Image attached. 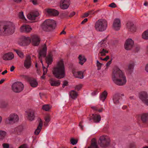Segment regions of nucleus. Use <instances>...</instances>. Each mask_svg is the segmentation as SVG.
<instances>
[{
	"label": "nucleus",
	"instance_id": "052dcab7",
	"mask_svg": "<svg viewBox=\"0 0 148 148\" xmlns=\"http://www.w3.org/2000/svg\"><path fill=\"white\" fill-rule=\"evenodd\" d=\"M88 21V19L87 18H85L81 22L82 24H84Z\"/></svg>",
	"mask_w": 148,
	"mask_h": 148
},
{
	"label": "nucleus",
	"instance_id": "393cba45",
	"mask_svg": "<svg viewBox=\"0 0 148 148\" xmlns=\"http://www.w3.org/2000/svg\"><path fill=\"white\" fill-rule=\"evenodd\" d=\"M139 97L142 101H144V99L148 98V95L146 92H141L139 94Z\"/></svg>",
	"mask_w": 148,
	"mask_h": 148
},
{
	"label": "nucleus",
	"instance_id": "0e129e2a",
	"mask_svg": "<svg viewBox=\"0 0 148 148\" xmlns=\"http://www.w3.org/2000/svg\"><path fill=\"white\" fill-rule=\"evenodd\" d=\"M110 57L109 56H107L105 58H104L103 59V60L107 61V60L109 59Z\"/></svg>",
	"mask_w": 148,
	"mask_h": 148
},
{
	"label": "nucleus",
	"instance_id": "3c124183",
	"mask_svg": "<svg viewBox=\"0 0 148 148\" xmlns=\"http://www.w3.org/2000/svg\"><path fill=\"white\" fill-rule=\"evenodd\" d=\"M3 147V148H8L9 147V145L8 143H3L2 144Z\"/></svg>",
	"mask_w": 148,
	"mask_h": 148
},
{
	"label": "nucleus",
	"instance_id": "37998d69",
	"mask_svg": "<svg viewBox=\"0 0 148 148\" xmlns=\"http://www.w3.org/2000/svg\"><path fill=\"white\" fill-rule=\"evenodd\" d=\"M18 16L20 19H25L23 15V12L22 11L19 13Z\"/></svg>",
	"mask_w": 148,
	"mask_h": 148
},
{
	"label": "nucleus",
	"instance_id": "79ce46f5",
	"mask_svg": "<svg viewBox=\"0 0 148 148\" xmlns=\"http://www.w3.org/2000/svg\"><path fill=\"white\" fill-rule=\"evenodd\" d=\"M78 140L75 139L73 138H71L70 140L71 143L74 145L76 144L78 142Z\"/></svg>",
	"mask_w": 148,
	"mask_h": 148
},
{
	"label": "nucleus",
	"instance_id": "603ef678",
	"mask_svg": "<svg viewBox=\"0 0 148 148\" xmlns=\"http://www.w3.org/2000/svg\"><path fill=\"white\" fill-rule=\"evenodd\" d=\"M45 121L47 123H48L50 121V118L49 116H47L45 118Z\"/></svg>",
	"mask_w": 148,
	"mask_h": 148
},
{
	"label": "nucleus",
	"instance_id": "b1692460",
	"mask_svg": "<svg viewBox=\"0 0 148 148\" xmlns=\"http://www.w3.org/2000/svg\"><path fill=\"white\" fill-rule=\"evenodd\" d=\"M42 126V123L41 119H40L39 124L36 129L34 132V134L36 135H38L40 132Z\"/></svg>",
	"mask_w": 148,
	"mask_h": 148
},
{
	"label": "nucleus",
	"instance_id": "09e8293b",
	"mask_svg": "<svg viewBox=\"0 0 148 148\" xmlns=\"http://www.w3.org/2000/svg\"><path fill=\"white\" fill-rule=\"evenodd\" d=\"M68 82L66 80H64L63 81V84L62 87L63 88H64L65 86H68Z\"/></svg>",
	"mask_w": 148,
	"mask_h": 148
},
{
	"label": "nucleus",
	"instance_id": "ea45409f",
	"mask_svg": "<svg viewBox=\"0 0 148 148\" xmlns=\"http://www.w3.org/2000/svg\"><path fill=\"white\" fill-rule=\"evenodd\" d=\"M28 18L31 20H34L35 19L36 17L34 16L31 13L29 14H28L27 16Z\"/></svg>",
	"mask_w": 148,
	"mask_h": 148
},
{
	"label": "nucleus",
	"instance_id": "58836bf2",
	"mask_svg": "<svg viewBox=\"0 0 148 148\" xmlns=\"http://www.w3.org/2000/svg\"><path fill=\"white\" fill-rule=\"evenodd\" d=\"M50 109L49 106L48 104L42 106V109L45 111H48Z\"/></svg>",
	"mask_w": 148,
	"mask_h": 148
},
{
	"label": "nucleus",
	"instance_id": "5701e85b",
	"mask_svg": "<svg viewBox=\"0 0 148 148\" xmlns=\"http://www.w3.org/2000/svg\"><path fill=\"white\" fill-rule=\"evenodd\" d=\"M92 115V119L95 123H99L101 120V117L100 115L93 114Z\"/></svg>",
	"mask_w": 148,
	"mask_h": 148
},
{
	"label": "nucleus",
	"instance_id": "f3484780",
	"mask_svg": "<svg viewBox=\"0 0 148 148\" xmlns=\"http://www.w3.org/2000/svg\"><path fill=\"white\" fill-rule=\"evenodd\" d=\"M31 64V57L29 55L26 56V58L24 62V66L26 68H29Z\"/></svg>",
	"mask_w": 148,
	"mask_h": 148
},
{
	"label": "nucleus",
	"instance_id": "2f4dec72",
	"mask_svg": "<svg viewBox=\"0 0 148 148\" xmlns=\"http://www.w3.org/2000/svg\"><path fill=\"white\" fill-rule=\"evenodd\" d=\"M70 96L73 99H75L77 97V94L76 92L72 90L70 92Z\"/></svg>",
	"mask_w": 148,
	"mask_h": 148
},
{
	"label": "nucleus",
	"instance_id": "e2e57ef3",
	"mask_svg": "<svg viewBox=\"0 0 148 148\" xmlns=\"http://www.w3.org/2000/svg\"><path fill=\"white\" fill-rule=\"evenodd\" d=\"M136 145L134 143H132L130 144V147L131 148H135Z\"/></svg>",
	"mask_w": 148,
	"mask_h": 148
},
{
	"label": "nucleus",
	"instance_id": "13d9d810",
	"mask_svg": "<svg viewBox=\"0 0 148 148\" xmlns=\"http://www.w3.org/2000/svg\"><path fill=\"white\" fill-rule=\"evenodd\" d=\"M144 103L148 106V99H144V101H142Z\"/></svg>",
	"mask_w": 148,
	"mask_h": 148
},
{
	"label": "nucleus",
	"instance_id": "4be33fe9",
	"mask_svg": "<svg viewBox=\"0 0 148 148\" xmlns=\"http://www.w3.org/2000/svg\"><path fill=\"white\" fill-rule=\"evenodd\" d=\"M121 99H122V97L119 94H115L113 98L114 103L116 104H119V100Z\"/></svg>",
	"mask_w": 148,
	"mask_h": 148
},
{
	"label": "nucleus",
	"instance_id": "6e6552de",
	"mask_svg": "<svg viewBox=\"0 0 148 148\" xmlns=\"http://www.w3.org/2000/svg\"><path fill=\"white\" fill-rule=\"evenodd\" d=\"M24 77L29 83L30 86L32 87H36L38 85L36 79L33 77L27 75H24Z\"/></svg>",
	"mask_w": 148,
	"mask_h": 148
},
{
	"label": "nucleus",
	"instance_id": "6e6d98bb",
	"mask_svg": "<svg viewBox=\"0 0 148 148\" xmlns=\"http://www.w3.org/2000/svg\"><path fill=\"white\" fill-rule=\"evenodd\" d=\"M27 145L25 144H24L20 146L18 148H27Z\"/></svg>",
	"mask_w": 148,
	"mask_h": 148
},
{
	"label": "nucleus",
	"instance_id": "4d7b16f0",
	"mask_svg": "<svg viewBox=\"0 0 148 148\" xmlns=\"http://www.w3.org/2000/svg\"><path fill=\"white\" fill-rule=\"evenodd\" d=\"M83 123V122L82 121H81L79 124V127H80L81 129L82 130H83V126L82 125V123Z\"/></svg>",
	"mask_w": 148,
	"mask_h": 148
},
{
	"label": "nucleus",
	"instance_id": "7ed1b4c3",
	"mask_svg": "<svg viewBox=\"0 0 148 148\" xmlns=\"http://www.w3.org/2000/svg\"><path fill=\"white\" fill-rule=\"evenodd\" d=\"M56 25V23L55 20L48 19L43 22L41 25V27L45 32H51L55 29Z\"/></svg>",
	"mask_w": 148,
	"mask_h": 148
},
{
	"label": "nucleus",
	"instance_id": "f03ea898",
	"mask_svg": "<svg viewBox=\"0 0 148 148\" xmlns=\"http://www.w3.org/2000/svg\"><path fill=\"white\" fill-rule=\"evenodd\" d=\"M52 72L54 77L58 79H61L65 77V66L62 59L58 62L56 66L53 68Z\"/></svg>",
	"mask_w": 148,
	"mask_h": 148
},
{
	"label": "nucleus",
	"instance_id": "f257e3e1",
	"mask_svg": "<svg viewBox=\"0 0 148 148\" xmlns=\"http://www.w3.org/2000/svg\"><path fill=\"white\" fill-rule=\"evenodd\" d=\"M112 77L114 82L119 86L123 85L127 82L126 77L124 73L117 67L114 69Z\"/></svg>",
	"mask_w": 148,
	"mask_h": 148
},
{
	"label": "nucleus",
	"instance_id": "2eb2a0df",
	"mask_svg": "<svg viewBox=\"0 0 148 148\" xmlns=\"http://www.w3.org/2000/svg\"><path fill=\"white\" fill-rule=\"evenodd\" d=\"M45 10L49 15L56 16H58L59 14V12L57 10L54 9L47 8Z\"/></svg>",
	"mask_w": 148,
	"mask_h": 148
},
{
	"label": "nucleus",
	"instance_id": "bf43d9fd",
	"mask_svg": "<svg viewBox=\"0 0 148 148\" xmlns=\"http://www.w3.org/2000/svg\"><path fill=\"white\" fill-rule=\"evenodd\" d=\"M75 14V12L73 11L70 14V15L69 16V17H71L72 16H73Z\"/></svg>",
	"mask_w": 148,
	"mask_h": 148
},
{
	"label": "nucleus",
	"instance_id": "680f3d73",
	"mask_svg": "<svg viewBox=\"0 0 148 148\" xmlns=\"http://www.w3.org/2000/svg\"><path fill=\"white\" fill-rule=\"evenodd\" d=\"M89 14H94V10H91L88 12Z\"/></svg>",
	"mask_w": 148,
	"mask_h": 148
},
{
	"label": "nucleus",
	"instance_id": "69168bd1",
	"mask_svg": "<svg viewBox=\"0 0 148 148\" xmlns=\"http://www.w3.org/2000/svg\"><path fill=\"white\" fill-rule=\"evenodd\" d=\"M31 1L34 5H36L37 4L36 0H31Z\"/></svg>",
	"mask_w": 148,
	"mask_h": 148
},
{
	"label": "nucleus",
	"instance_id": "0eeeda50",
	"mask_svg": "<svg viewBox=\"0 0 148 148\" xmlns=\"http://www.w3.org/2000/svg\"><path fill=\"white\" fill-rule=\"evenodd\" d=\"M19 120L18 116L15 114H12L5 119V123L6 124H13L18 121Z\"/></svg>",
	"mask_w": 148,
	"mask_h": 148
},
{
	"label": "nucleus",
	"instance_id": "774afa93",
	"mask_svg": "<svg viewBox=\"0 0 148 148\" xmlns=\"http://www.w3.org/2000/svg\"><path fill=\"white\" fill-rule=\"evenodd\" d=\"M145 69L146 71L148 73V63L146 65Z\"/></svg>",
	"mask_w": 148,
	"mask_h": 148
},
{
	"label": "nucleus",
	"instance_id": "9b49d317",
	"mask_svg": "<svg viewBox=\"0 0 148 148\" xmlns=\"http://www.w3.org/2000/svg\"><path fill=\"white\" fill-rule=\"evenodd\" d=\"M121 27L120 20L119 18L115 19L112 25V28L115 30L118 31L120 29Z\"/></svg>",
	"mask_w": 148,
	"mask_h": 148
},
{
	"label": "nucleus",
	"instance_id": "338daca9",
	"mask_svg": "<svg viewBox=\"0 0 148 148\" xmlns=\"http://www.w3.org/2000/svg\"><path fill=\"white\" fill-rule=\"evenodd\" d=\"M97 92V90H96L94 91L92 93V95H96Z\"/></svg>",
	"mask_w": 148,
	"mask_h": 148
},
{
	"label": "nucleus",
	"instance_id": "412c9836",
	"mask_svg": "<svg viewBox=\"0 0 148 148\" xmlns=\"http://www.w3.org/2000/svg\"><path fill=\"white\" fill-rule=\"evenodd\" d=\"M35 112L34 110L29 111L27 113V119L30 121H32L34 120Z\"/></svg>",
	"mask_w": 148,
	"mask_h": 148
},
{
	"label": "nucleus",
	"instance_id": "c85d7f7f",
	"mask_svg": "<svg viewBox=\"0 0 148 148\" xmlns=\"http://www.w3.org/2000/svg\"><path fill=\"white\" fill-rule=\"evenodd\" d=\"M107 92L106 90L104 91L100 96V99L103 101H104L106 98L107 96Z\"/></svg>",
	"mask_w": 148,
	"mask_h": 148
},
{
	"label": "nucleus",
	"instance_id": "ddd939ff",
	"mask_svg": "<svg viewBox=\"0 0 148 148\" xmlns=\"http://www.w3.org/2000/svg\"><path fill=\"white\" fill-rule=\"evenodd\" d=\"M31 39L32 40V43L33 46H37L39 45L40 40L38 36L36 35L32 36Z\"/></svg>",
	"mask_w": 148,
	"mask_h": 148
},
{
	"label": "nucleus",
	"instance_id": "4c0bfd02",
	"mask_svg": "<svg viewBox=\"0 0 148 148\" xmlns=\"http://www.w3.org/2000/svg\"><path fill=\"white\" fill-rule=\"evenodd\" d=\"M106 38H105L99 43V45L101 47H106Z\"/></svg>",
	"mask_w": 148,
	"mask_h": 148
},
{
	"label": "nucleus",
	"instance_id": "4468645a",
	"mask_svg": "<svg viewBox=\"0 0 148 148\" xmlns=\"http://www.w3.org/2000/svg\"><path fill=\"white\" fill-rule=\"evenodd\" d=\"M21 42L20 45L23 46H27L29 45L31 42V38L29 37H23L21 39Z\"/></svg>",
	"mask_w": 148,
	"mask_h": 148
},
{
	"label": "nucleus",
	"instance_id": "dca6fc26",
	"mask_svg": "<svg viewBox=\"0 0 148 148\" xmlns=\"http://www.w3.org/2000/svg\"><path fill=\"white\" fill-rule=\"evenodd\" d=\"M32 27L29 25H24L20 27V32H25L28 33L30 32L32 30Z\"/></svg>",
	"mask_w": 148,
	"mask_h": 148
},
{
	"label": "nucleus",
	"instance_id": "e433bc0d",
	"mask_svg": "<svg viewBox=\"0 0 148 148\" xmlns=\"http://www.w3.org/2000/svg\"><path fill=\"white\" fill-rule=\"evenodd\" d=\"M134 65V64L133 62L132 63L129 64L128 66L127 70L130 72H132L133 69Z\"/></svg>",
	"mask_w": 148,
	"mask_h": 148
},
{
	"label": "nucleus",
	"instance_id": "6ab92c4d",
	"mask_svg": "<svg viewBox=\"0 0 148 148\" xmlns=\"http://www.w3.org/2000/svg\"><path fill=\"white\" fill-rule=\"evenodd\" d=\"M49 83L52 86H58L60 84V81L59 80H55L53 78H51L49 80Z\"/></svg>",
	"mask_w": 148,
	"mask_h": 148
},
{
	"label": "nucleus",
	"instance_id": "f704fd0d",
	"mask_svg": "<svg viewBox=\"0 0 148 148\" xmlns=\"http://www.w3.org/2000/svg\"><path fill=\"white\" fill-rule=\"evenodd\" d=\"M6 133L5 132L0 130V140H2L5 137Z\"/></svg>",
	"mask_w": 148,
	"mask_h": 148
},
{
	"label": "nucleus",
	"instance_id": "423d86ee",
	"mask_svg": "<svg viewBox=\"0 0 148 148\" xmlns=\"http://www.w3.org/2000/svg\"><path fill=\"white\" fill-rule=\"evenodd\" d=\"M12 90L14 92L18 93L22 92L24 88L23 84L20 82L14 83L11 86Z\"/></svg>",
	"mask_w": 148,
	"mask_h": 148
},
{
	"label": "nucleus",
	"instance_id": "5fc2aeb1",
	"mask_svg": "<svg viewBox=\"0 0 148 148\" xmlns=\"http://www.w3.org/2000/svg\"><path fill=\"white\" fill-rule=\"evenodd\" d=\"M112 59H111V60L109 61L108 62H107V63L106 64V66L107 67L108 66L112 63Z\"/></svg>",
	"mask_w": 148,
	"mask_h": 148
},
{
	"label": "nucleus",
	"instance_id": "a19ab883",
	"mask_svg": "<svg viewBox=\"0 0 148 148\" xmlns=\"http://www.w3.org/2000/svg\"><path fill=\"white\" fill-rule=\"evenodd\" d=\"M99 53L101 54V56H105L106 55V53H108V51L103 48L101 51H100Z\"/></svg>",
	"mask_w": 148,
	"mask_h": 148
},
{
	"label": "nucleus",
	"instance_id": "c9c22d12",
	"mask_svg": "<svg viewBox=\"0 0 148 148\" xmlns=\"http://www.w3.org/2000/svg\"><path fill=\"white\" fill-rule=\"evenodd\" d=\"M142 38L145 40L148 39V29L145 31L142 34Z\"/></svg>",
	"mask_w": 148,
	"mask_h": 148
},
{
	"label": "nucleus",
	"instance_id": "aec40b11",
	"mask_svg": "<svg viewBox=\"0 0 148 148\" xmlns=\"http://www.w3.org/2000/svg\"><path fill=\"white\" fill-rule=\"evenodd\" d=\"M14 58V55L11 52L5 54L3 56V59L5 60H12Z\"/></svg>",
	"mask_w": 148,
	"mask_h": 148
},
{
	"label": "nucleus",
	"instance_id": "a18cd8bd",
	"mask_svg": "<svg viewBox=\"0 0 148 148\" xmlns=\"http://www.w3.org/2000/svg\"><path fill=\"white\" fill-rule=\"evenodd\" d=\"M82 85L81 84H79L76 86L75 89L76 90H79L82 87Z\"/></svg>",
	"mask_w": 148,
	"mask_h": 148
},
{
	"label": "nucleus",
	"instance_id": "cd10ccee",
	"mask_svg": "<svg viewBox=\"0 0 148 148\" xmlns=\"http://www.w3.org/2000/svg\"><path fill=\"white\" fill-rule=\"evenodd\" d=\"M78 58L79 60V63L82 65H83L86 61V59L85 57L84 56H82L81 55L79 56Z\"/></svg>",
	"mask_w": 148,
	"mask_h": 148
},
{
	"label": "nucleus",
	"instance_id": "f8f14e48",
	"mask_svg": "<svg viewBox=\"0 0 148 148\" xmlns=\"http://www.w3.org/2000/svg\"><path fill=\"white\" fill-rule=\"evenodd\" d=\"M70 4L69 0H61L60 3V8L62 9H67Z\"/></svg>",
	"mask_w": 148,
	"mask_h": 148
},
{
	"label": "nucleus",
	"instance_id": "a211bd4d",
	"mask_svg": "<svg viewBox=\"0 0 148 148\" xmlns=\"http://www.w3.org/2000/svg\"><path fill=\"white\" fill-rule=\"evenodd\" d=\"M126 27L128 30L131 32H134L136 31V27L132 22L130 21L127 22L126 24Z\"/></svg>",
	"mask_w": 148,
	"mask_h": 148
},
{
	"label": "nucleus",
	"instance_id": "1a4fd4ad",
	"mask_svg": "<svg viewBox=\"0 0 148 148\" xmlns=\"http://www.w3.org/2000/svg\"><path fill=\"white\" fill-rule=\"evenodd\" d=\"M47 47L46 44H44L42 49L40 50L38 52V58L42 64H43L42 58V57H45L46 56Z\"/></svg>",
	"mask_w": 148,
	"mask_h": 148
},
{
	"label": "nucleus",
	"instance_id": "49530a36",
	"mask_svg": "<svg viewBox=\"0 0 148 148\" xmlns=\"http://www.w3.org/2000/svg\"><path fill=\"white\" fill-rule=\"evenodd\" d=\"M47 69H46V71H44V72H43V75L41 77V79H45V75L47 74Z\"/></svg>",
	"mask_w": 148,
	"mask_h": 148
},
{
	"label": "nucleus",
	"instance_id": "473e14b6",
	"mask_svg": "<svg viewBox=\"0 0 148 148\" xmlns=\"http://www.w3.org/2000/svg\"><path fill=\"white\" fill-rule=\"evenodd\" d=\"M23 127L22 125H19L15 128L14 130L18 133H21L23 131Z\"/></svg>",
	"mask_w": 148,
	"mask_h": 148
},
{
	"label": "nucleus",
	"instance_id": "72a5a7b5",
	"mask_svg": "<svg viewBox=\"0 0 148 148\" xmlns=\"http://www.w3.org/2000/svg\"><path fill=\"white\" fill-rule=\"evenodd\" d=\"M14 51L16 52L19 56L21 58H23L24 57V55L23 52L14 49Z\"/></svg>",
	"mask_w": 148,
	"mask_h": 148
},
{
	"label": "nucleus",
	"instance_id": "bb28decb",
	"mask_svg": "<svg viewBox=\"0 0 148 148\" xmlns=\"http://www.w3.org/2000/svg\"><path fill=\"white\" fill-rule=\"evenodd\" d=\"M88 148H98L95 138H93L92 139L91 145Z\"/></svg>",
	"mask_w": 148,
	"mask_h": 148
},
{
	"label": "nucleus",
	"instance_id": "8fccbe9b",
	"mask_svg": "<svg viewBox=\"0 0 148 148\" xmlns=\"http://www.w3.org/2000/svg\"><path fill=\"white\" fill-rule=\"evenodd\" d=\"M32 13L35 17L38 16L39 15V13L38 12H36Z\"/></svg>",
	"mask_w": 148,
	"mask_h": 148
},
{
	"label": "nucleus",
	"instance_id": "c03bdc74",
	"mask_svg": "<svg viewBox=\"0 0 148 148\" xmlns=\"http://www.w3.org/2000/svg\"><path fill=\"white\" fill-rule=\"evenodd\" d=\"M96 64L97 67V70H99L101 69L102 64L100 63L98 60H97Z\"/></svg>",
	"mask_w": 148,
	"mask_h": 148
},
{
	"label": "nucleus",
	"instance_id": "9d476101",
	"mask_svg": "<svg viewBox=\"0 0 148 148\" xmlns=\"http://www.w3.org/2000/svg\"><path fill=\"white\" fill-rule=\"evenodd\" d=\"M134 45V41L131 38L127 39L125 42L124 47L125 49L129 50H131Z\"/></svg>",
	"mask_w": 148,
	"mask_h": 148
},
{
	"label": "nucleus",
	"instance_id": "39448f33",
	"mask_svg": "<svg viewBox=\"0 0 148 148\" xmlns=\"http://www.w3.org/2000/svg\"><path fill=\"white\" fill-rule=\"evenodd\" d=\"M110 138L107 136L102 135L100 137L98 140V143L100 146L103 148L108 147L110 143Z\"/></svg>",
	"mask_w": 148,
	"mask_h": 148
},
{
	"label": "nucleus",
	"instance_id": "c756f323",
	"mask_svg": "<svg viewBox=\"0 0 148 148\" xmlns=\"http://www.w3.org/2000/svg\"><path fill=\"white\" fill-rule=\"evenodd\" d=\"M148 117V114L147 113H143L141 115V119L143 123H145Z\"/></svg>",
	"mask_w": 148,
	"mask_h": 148
},
{
	"label": "nucleus",
	"instance_id": "7c9ffc66",
	"mask_svg": "<svg viewBox=\"0 0 148 148\" xmlns=\"http://www.w3.org/2000/svg\"><path fill=\"white\" fill-rule=\"evenodd\" d=\"M46 61L47 64H51L53 62V59L52 56L49 54L46 57Z\"/></svg>",
	"mask_w": 148,
	"mask_h": 148
},
{
	"label": "nucleus",
	"instance_id": "a878e982",
	"mask_svg": "<svg viewBox=\"0 0 148 148\" xmlns=\"http://www.w3.org/2000/svg\"><path fill=\"white\" fill-rule=\"evenodd\" d=\"M84 73L81 71H79L73 73L75 77L82 79L84 77Z\"/></svg>",
	"mask_w": 148,
	"mask_h": 148
},
{
	"label": "nucleus",
	"instance_id": "864d4df0",
	"mask_svg": "<svg viewBox=\"0 0 148 148\" xmlns=\"http://www.w3.org/2000/svg\"><path fill=\"white\" fill-rule=\"evenodd\" d=\"M89 14L87 12L84 13L82 17L83 18L87 17L89 16Z\"/></svg>",
	"mask_w": 148,
	"mask_h": 148
},
{
	"label": "nucleus",
	"instance_id": "de8ad7c7",
	"mask_svg": "<svg viewBox=\"0 0 148 148\" xmlns=\"http://www.w3.org/2000/svg\"><path fill=\"white\" fill-rule=\"evenodd\" d=\"M108 6L112 8H115L117 6L114 3H112L110 4Z\"/></svg>",
	"mask_w": 148,
	"mask_h": 148
},
{
	"label": "nucleus",
	"instance_id": "20e7f679",
	"mask_svg": "<svg viewBox=\"0 0 148 148\" xmlns=\"http://www.w3.org/2000/svg\"><path fill=\"white\" fill-rule=\"evenodd\" d=\"M107 22L104 19L98 20L95 23V28L98 31L103 32L105 30L107 27Z\"/></svg>",
	"mask_w": 148,
	"mask_h": 148
}]
</instances>
